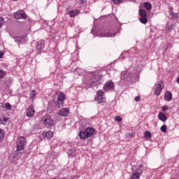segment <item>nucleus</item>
I'll return each mask as SVG.
<instances>
[{"label": "nucleus", "instance_id": "obj_1", "mask_svg": "<svg viewBox=\"0 0 179 179\" xmlns=\"http://www.w3.org/2000/svg\"><path fill=\"white\" fill-rule=\"evenodd\" d=\"M101 82V77H100V75L97 73H92L90 76V79L88 80L87 85L88 86H93V85L97 86V85H99Z\"/></svg>", "mask_w": 179, "mask_h": 179}, {"label": "nucleus", "instance_id": "obj_2", "mask_svg": "<svg viewBox=\"0 0 179 179\" xmlns=\"http://www.w3.org/2000/svg\"><path fill=\"white\" fill-rule=\"evenodd\" d=\"M94 134V129L92 127L87 128L84 131H80L79 136L80 139H87Z\"/></svg>", "mask_w": 179, "mask_h": 179}, {"label": "nucleus", "instance_id": "obj_3", "mask_svg": "<svg viewBox=\"0 0 179 179\" xmlns=\"http://www.w3.org/2000/svg\"><path fill=\"white\" fill-rule=\"evenodd\" d=\"M42 121L47 128H52V127H55V121H54L51 116L48 115L43 116L42 117Z\"/></svg>", "mask_w": 179, "mask_h": 179}, {"label": "nucleus", "instance_id": "obj_4", "mask_svg": "<svg viewBox=\"0 0 179 179\" xmlns=\"http://www.w3.org/2000/svg\"><path fill=\"white\" fill-rule=\"evenodd\" d=\"M26 143H27V142H26V138L23 136L20 137L17 141V151L20 152V150H23Z\"/></svg>", "mask_w": 179, "mask_h": 179}, {"label": "nucleus", "instance_id": "obj_5", "mask_svg": "<svg viewBox=\"0 0 179 179\" xmlns=\"http://www.w3.org/2000/svg\"><path fill=\"white\" fill-rule=\"evenodd\" d=\"M65 94L60 92L57 97V101L55 102V107L59 108L64 106V101L65 100Z\"/></svg>", "mask_w": 179, "mask_h": 179}, {"label": "nucleus", "instance_id": "obj_6", "mask_svg": "<svg viewBox=\"0 0 179 179\" xmlns=\"http://www.w3.org/2000/svg\"><path fill=\"white\" fill-rule=\"evenodd\" d=\"M121 80H124V82H131L132 80V73L128 71H122L120 75Z\"/></svg>", "mask_w": 179, "mask_h": 179}, {"label": "nucleus", "instance_id": "obj_7", "mask_svg": "<svg viewBox=\"0 0 179 179\" xmlns=\"http://www.w3.org/2000/svg\"><path fill=\"white\" fill-rule=\"evenodd\" d=\"M14 18L19 20V19H24L26 20L27 19V15H26V13H24V10H19L17 12L14 13Z\"/></svg>", "mask_w": 179, "mask_h": 179}, {"label": "nucleus", "instance_id": "obj_8", "mask_svg": "<svg viewBox=\"0 0 179 179\" xmlns=\"http://www.w3.org/2000/svg\"><path fill=\"white\" fill-rule=\"evenodd\" d=\"M95 101L99 104H100V103L106 102V97H104V92H103V91L99 90L97 92V96L95 97Z\"/></svg>", "mask_w": 179, "mask_h": 179}, {"label": "nucleus", "instance_id": "obj_9", "mask_svg": "<svg viewBox=\"0 0 179 179\" xmlns=\"http://www.w3.org/2000/svg\"><path fill=\"white\" fill-rule=\"evenodd\" d=\"M164 87L163 81L160 80L158 82L155 90V94H156V96H160V93H162V90H163Z\"/></svg>", "mask_w": 179, "mask_h": 179}, {"label": "nucleus", "instance_id": "obj_10", "mask_svg": "<svg viewBox=\"0 0 179 179\" xmlns=\"http://www.w3.org/2000/svg\"><path fill=\"white\" fill-rule=\"evenodd\" d=\"M115 87V85H114V82H113V80L107 81L103 86L104 90H106V92H108V90H114Z\"/></svg>", "mask_w": 179, "mask_h": 179}, {"label": "nucleus", "instance_id": "obj_11", "mask_svg": "<svg viewBox=\"0 0 179 179\" xmlns=\"http://www.w3.org/2000/svg\"><path fill=\"white\" fill-rule=\"evenodd\" d=\"M44 45H45V44L44 43V40H41L40 41L37 42L36 52L38 54H41V50H43V48H44Z\"/></svg>", "mask_w": 179, "mask_h": 179}, {"label": "nucleus", "instance_id": "obj_12", "mask_svg": "<svg viewBox=\"0 0 179 179\" xmlns=\"http://www.w3.org/2000/svg\"><path fill=\"white\" fill-rule=\"evenodd\" d=\"M58 114L62 117H68L69 115V109L64 108L59 111Z\"/></svg>", "mask_w": 179, "mask_h": 179}, {"label": "nucleus", "instance_id": "obj_13", "mask_svg": "<svg viewBox=\"0 0 179 179\" xmlns=\"http://www.w3.org/2000/svg\"><path fill=\"white\" fill-rule=\"evenodd\" d=\"M27 117H28V118L34 117V108H33L31 106H29L27 109Z\"/></svg>", "mask_w": 179, "mask_h": 179}, {"label": "nucleus", "instance_id": "obj_14", "mask_svg": "<svg viewBox=\"0 0 179 179\" xmlns=\"http://www.w3.org/2000/svg\"><path fill=\"white\" fill-rule=\"evenodd\" d=\"M173 99V94H171V92H170V91H167L165 93L164 95V100L166 101H171V100Z\"/></svg>", "mask_w": 179, "mask_h": 179}, {"label": "nucleus", "instance_id": "obj_15", "mask_svg": "<svg viewBox=\"0 0 179 179\" xmlns=\"http://www.w3.org/2000/svg\"><path fill=\"white\" fill-rule=\"evenodd\" d=\"M158 118L160 121H162V122H166V121H167V116L162 112L159 113Z\"/></svg>", "mask_w": 179, "mask_h": 179}, {"label": "nucleus", "instance_id": "obj_16", "mask_svg": "<svg viewBox=\"0 0 179 179\" xmlns=\"http://www.w3.org/2000/svg\"><path fill=\"white\" fill-rule=\"evenodd\" d=\"M9 122V119L8 117H6L5 116H1L0 117V123L3 125H6Z\"/></svg>", "mask_w": 179, "mask_h": 179}, {"label": "nucleus", "instance_id": "obj_17", "mask_svg": "<svg viewBox=\"0 0 179 179\" xmlns=\"http://www.w3.org/2000/svg\"><path fill=\"white\" fill-rule=\"evenodd\" d=\"M43 138H48V139H50V138H52L53 134L51 132V131H48L47 132L44 131L42 134Z\"/></svg>", "mask_w": 179, "mask_h": 179}, {"label": "nucleus", "instance_id": "obj_18", "mask_svg": "<svg viewBox=\"0 0 179 179\" xmlns=\"http://www.w3.org/2000/svg\"><path fill=\"white\" fill-rule=\"evenodd\" d=\"M69 15L71 17H75V16L79 15V10H71L69 11Z\"/></svg>", "mask_w": 179, "mask_h": 179}, {"label": "nucleus", "instance_id": "obj_19", "mask_svg": "<svg viewBox=\"0 0 179 179\" xmlns=\"http://www.w3.org/2000/svg\"><path fill=\"white\" fill-rule=\"evenodd\" d=\"M138 14L141 17H146V16H148V14L146 13V10L143 9H140L138 11Z\"/></svg>", "mask_w": 179, "mask_h": 179}, {"label": "nucleus", "instance_id": "obj_20", "mask_svg": "<svg viewBox=\"0 0 179 179\" xmlns=\"http://www.w3.org/2000/svg\"><path fill=\"white\" fill-rule=\"evenodd\" d=\"M141 177V173H138V172H133L131 174V179H139Z\"/></svg>", "mask_w": 179, "mask_h": 179}, {"label": "nucleus", "instance_id": "obj_21", "mask_svg": "<svg viewBox=\"0 0 179 179\" xmlns=\"http://www.w3.org/2000/svg\"><path fill=\"white\" fill-rule=\"evenodd\" d=\"M144 8H145L146 10H152V4L149 2H145Z\"/></svg>", "mask_w": 179, "mask_h": 179}, {"label": "nucleus", "instance_id": "obj_22", "mask_svg": "<svg viewBox=\"0 0 179 179\" xmlns=\"http://www.w3.org/2000/svg\"><path fill=\"white\" fill-rule=\"evenodd\" d=\"M142 167H143V164L138 165L137 168V171H136V173L138 174L140 173V175H141L142 173H143V169H142Z\"/></svg>", "mask_w": 179, "mask_h": 179}, {"label": "nucleus", "instance_id": "obj_23", "mask_svg": "<svg viewBox=\"0 0 179 179\" xmlns=\"http://www.w3.org/2000/svg\"><path fill=\"white\" fill-rule=\"evenodd\" d=\"M139 21L141 23H143V24H146L148 23V18H146V17H141Z\"/></svg>", "mask_w": 179, "mask_h": 179}, {"label": "nucleus", "instance_id": "obj_24", "mask_svg": "<svg viewBox=\"0 0 179 179\" xmlns=\"http://www.w3.org/2000/svg\"><path fill=\"white\" fill-rule=\"evenodd\" d=\"M5 76H6V71L0 69V79H3Z\"/></svg>", "mask_w": 179, "mask_h": 179}, {"label": "nucleus", "instance_id": "obj_25", "mask_svg": "<svg viewBox=\"0 0 179 179\" xmlns=\"http://www.w3.org/2000/svg\"><path fill=\"white\" fill-rule=\"evenodd\" d=\"M36 90H32L31 92L30 93V99L31 100H34L36 99Z\"/></svg>", "mask_w": 179, "mask_h": 179}, {"label": "nucleus", "instance_id": "obj_26", "mask_svg": "<svg viewBox=\"0 0 179 179\" xmlns=\"http://www.w3.org/2000/svg\"><path fill=\"white\" fill-rule=\"evenodd\" d=\"M144 136L145 138H152V133L149 131H146L144 133Z\"/></svg>", "mask_w": 179, "mask_h": 179}, {"label": "nucleus", "instance_id": "obj_27", "mask_svg": "<svg viewBox=\"0 0 179 179\" xmlns=\"http://www.w3.org/2000/svg\"><path fill=\"white\" fill-rule=\"evenodd\" d=\"M75 148H72L68 150V155H70V156H74L75 155Z\"/></svg>", "mask_w": 179, "mask_h": 179}, {"label": "nucleus", "instance_id": "obj_28", "mask_svg": "<svg viewBox=\"0 0 179 179\" xmlns=\"http://www.w3.org/2000/svg\"><path fill=\"white\" fill-rule=\"evenodd\" d=\"M162 132H163L164 134L167 132V126L166 124H164L160 128Z\"/></svg>", "mask_w": 179, "mask_h": 179}, {"label": "nucleus", "instance_id": "obj_29", "mask_svg": "<svg viewBox=\"0 0 179 179\" xmlns=\"http://www.w3.org/2000/svg\"><path fill=\"white\" fill-rule=\"evenodd\" d=\"M116 33L115 34H110V33H106L104 36H102V37H115Z\"/></svg>", "mask_w": 179, "mask_h": 179}, {"label": "nucleus", "instance_id": "obj_30", "mask_svg": "<svg viewBox=\"0 0 179 179\" xmlns=\"http://www.w3.org/2000/svg\"><path fill=\"white\" fill-rule=\"evenodd\" d=\"M3 138H5V133H4L3 130L0 129V141H2V139H3Z\"/></svg>", "mask_w": 179, "mask_h": 179}, {"label": "nucleus", "instance_id": "obj_31", "mask_svg": "<svg viewBox=\"0 0 179 179\" xmlns=\"http://www.w3.org/2000/svg\"><path fill=\"white\" fill-rule=\"evenodd\" d=\"M15 41H16V43H19L20 41H22V37L20 36H16L15 38H14Z\"/></svg>", "mask_w": 179, "mask_h": 179}, {"label": "nucleus", "instance_id": "obj_32", "mask_svg": "<svg viewBox=\"0 0 179 179\" xmlns=\"http://www.w3.org/2000/svg\"><path fill=\"white\" fill-rule=\"evenodd\" d=\"M115 120L117 121L118 122H120L122 121V118H121L120 116L117 115V116L115 117Z\"/></svg>", "mask_w": 179, "mask_h": 179}, {"label": "nucleus", "instance_id": "obj_33", "mask_svg": "<svg viewBox=\"0 0 179 179\" xmlns=\"http://www.w3.org/2000/svg\"><path fill=\"white\" fill-rule=\"evenodd\" d=\"M2 26H3V18L0 17V29H2Z\"/></svg>", "mask_w": 179, "mask_h": 179}, {"label": "nucleus", "instance_id": "obj_34", "mask_svg": "<svg viewBox=\"0 0 179 179\" xmlns=\"http://www.w3.org/2000/svg\"><path fill=\"white\" fill-rule=\"evenodd\" d=\"M6 108L7 110H12V106L9 103H6Z\"/></svg>", "mask_w": 179, "mask_h": 179}, {"label": "nucleus", "instance_id": "obj_35", "mask_svg": "<svg viewBox=\"0 0 179 179\" xmlns=\"http://www.w3.org/2000/svg\"><path fill=\"white\" fill-rule=\"evenodd\" d=\"M113 2L117 5L118 3H121V2H122V0H113Z\"/></svg>", "mask_w": 179, "mask_h": 179}, {"label": "nucleus", "instance_id": "obj_36", "mask_svg": "<svg viewBox=\"0 0 179 179\" xmlns=\"http://www.w3.org/2000/svg\"><path fill=\"white\" fill-rule=\"evenodd\" d=\"M166 110H169V106H167L166 105H164V106H162V111H166Z\"/></svg>", "mask_w": 179, "mask_h": 179}, {"label": "nucleus", "instance_id": "obj_37", "mask_svg": "<svg viewBox=\"0 0 179 179\" xmlns=\"http://www.w3.org/2000/svg\"><path fill=\"white\" fill-rule=\"evenodd\" d=\"M126 138H134V135L131 134H126Z\"/></svg>", "mask_w": 179, "mask_h": 179}, {"label": "nucleus", "instance_id": "obj_38", "mask_svg": "<svg viewBox=\"0 0 179 179\" xmlns=\"http://www.w3.org/2000/svg\"><path fill=\"white\" fill-rule=\"evenodd\" d=\"M134 100H135V101H139V100H141V96H136Z\"/></svg>", "mask_w": 179, "mask_h": 179}, {"label": "nucleus", "instance_id": "obj_39", "mask_svg": "<svg viewBox=\"0 0 179 179\" xmlns=\"http://www.w3.org/2000/svg\"><path fill=\"white\" fill-rule=\"evenodd\" d=\"M170 29H171L170 27H168V29L166 30L167 33H170V31H171Z\"/></svg>", "mask_w": 179, "mask_h": 179}, {"label": "nucleus", "instance_id": "obj_40", "mask_svg": "<svg viewBox=\"0 0 179 179\" xmlns=\"http://www.w3.org/2000/svg\"><path fill=\"white\" fill-rule=\"evenodd\" d=\"M173 19H177L178 17V15H172Z\"/></svg>", "mask_w": 179, "mask_h": 179}, {"label": "nucleus", "instance_id": "obj_41", "mask_svg": "<svg viewBox=\"0 0 179 179\" xmlns=\"http://www.w3.org/2000/svg\"><path fill=\"white\" fill-rule=\"evenodd\" d=\"M3 57V53H0V58H2Z\"/></svg>", "mask_w": 179, "mask_h": 179}, {"label": "nucleus", "instance_id": "obj_42", "mask_svg": "<svg viewBox=\"0 0 179 179\" xmlns=\"http://www.w3.org/2000/svg\"><path fill=\"white\" fill-rule=\"evenodd\" d=\"M177 82L179 84V77H178V78H177Z\"/></svg>", "mask_w": 179, "mask_h": 179}, {"label": "nucleus", "instance_id": "obj_43", "mask_svg": "<svg viewBox=\"0 0 179 179\" xmlns=\"http://www.w3.org/2000/svg\"><path fill=\"white\" fill-rule=\"evenodd\" d=\"M173 25H171V29H173Z\"/></svg>", "mask_w": 179, "mask_h": 179}, {"label": "nucleus", "instance_id": "obj_44", "mask_svg": "<svg viewBox=\"0 0 179 179\" xmlns=\"http://www.w3.org/2000/svg\"><path fill=\"white\" fill-rule=\"evenodd\" d=\"M13 1H17V0H13Z\"/></svg>", "mask_w": 179, "mask_h": 179}]
</instances>
